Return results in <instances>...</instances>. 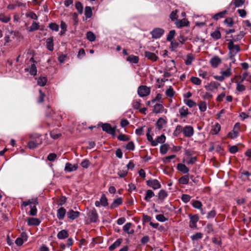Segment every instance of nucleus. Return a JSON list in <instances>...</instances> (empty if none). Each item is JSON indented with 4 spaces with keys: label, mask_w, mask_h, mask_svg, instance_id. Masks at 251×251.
Returning <instances> with one entry per match:
<instances>
[{
    "label": "nucleus",
    "mask_w": 251,
    "mask_h": 251,
    "mask_svg": "<svg viewBox=\"0 0 251 251\" xmlns=\"http://www.w3.org/2000/svg\"><path fill=\"white\" fill-rule=\"evenodd\" d=\"M47 81V79L45 77H39L37 80V84L41 86H44L46 85Z\"/></svg>",
    "instance_id": "obj_47"
},
{
    "label": "nucleus",
    "mask_w": 251,
    "mask_h": 251,
    "mask_svg": "<svg viewBox=\"0 0 251 251\" xmlns=\"http://www.w3.org/2000/svg\"><path fill=\"white\" fill-rule=\"evenodd\" d=\"M154 196V192L151 190H148L146 192V195L144 200L146 201H150V199Z\"/></svg>",
    "instance_id": "obj_30"
},
{
    "label": "nucleus",
    "mask_w": 251,
    "mask_h": 251,
    "mask_svg": "<svg viewBox=\"0 0 251 251\" xmlns=\"http://www.w3.org/2000/svg\"><path fill=\"white\" fill-rule=\"evenodd\" d=\"M183 134L184 137L190 138L194 134L193 127L191 126H186L183 128Z\"/></svg>",
    "instance_id": "obj_3"
},
{
    "label": "nucleus",
    "mask_w": 251,
    "mask_h": 251,
    "mask_svg": "<svg viewBox=\"0 0 251 251\" xmlns=\"http://www.w3.org/2000/svg\"><path fill=\"white\" fill-rule=\"evenodd\" d=\"M236 89L237 91L239 92H242L246 90L245 86L242 84H241V82H236Z\"/></svg>",
    "instance_id": "obj_43"
},
{
    "label": "nucleus",
    "mask_w": 251,
    "mask_h": 251,
    "mask_svg": "<svg viewBox=\"0 0 251 251\" xmlns=\"http://www.w3.org/2000/svg\"><path fill=\"white\" fill-rule=\"evenodd\" d=\"M156 219L157 220L161 222H163L168 220V219L166 218L163 214L157 215L156 216Z\"/></svg>",
    "instance_id": "obj_64"
},
{
    "label": "nucleus",
    "mask_w": 251,
    "mask_h": 251,
    "mask_svg": "<svg viewBox=\"0 0 251 251\" xmlns=\"http://www.w3.org/2000/svg\"><path fill=\"white\" fill-rule=\"evenodd\" d=\"M10 20V17L9 16H5L3 14H0V21L6 23H8Z\"/></svg>",
    "instance_id": "obj_49"
},
{
    "label": "nucleus",
    "mask_w": 251,
    "mask_h": 251,
    "mask_svg": "<svg viewBox=\"0 0 251 251\" xmlns=\"http://www.w3.org/2000/svg\"><path fill=\"white\" fill-rule=\"evenodd\" d=\"M210 35L215 40H217L221 37V32L218 29L211 32Z\"/></svg>",
    "instance_id": "obj_36"
},
{
    "label": "nucleus",
    "mask_w": 251,
    "mask_h": 251,
    "mask_svg": "<svg viewBox=\"0 0 251 251\" xmlns=\"http://www.w3.org/2000/svg\"><path fill=\"white\" fill-rule=\"evenodd\" d=\"M101 205L106 206L108 205L107 199L104 194H102L100 199Z\"/></svg>",
    "instance_id": "obj_46"
},
{
    "label": "nucleus",
    "mask_w": 251,
    "mask_h": 251,
    "mask_svg": "<svg viewBox=\"0 0 251 251\" xmlns=\"http://www.w3.org/2000/svg\"><path fill=\"white\" fill-rule=\"evenodd\" d=\"M39 28V25L36 22H33L31 25L29 27V31L32 32L35 30L38 29Z\"/></svg>",
    "instance_id": "obj_53"
},
{
    "label": "nucleus",
    "mask_w": 251,
    "mask_h": 251,
    "mask_svg": "<svg viewBox=\"0 0 251 251\" xmlns=\"http://www.w3.org/2000/svg\"><path fill=\"white\" fill-rule=\"evenodd\" d=\"M87 39L90 42H93L96 39L95 35L91 31H88L86 33Z\"/></svg>",
    "instance_id": "obj_42"
},
{
    "label": "nucleus",
    "mask_w": 251,
    "mask_h": 251,
    "mask_svg": "<svg viewBox=\"0 0 251 251\" xmlns=\"http://www.w3.org/2000/svg\"><path fill=\"white\" fill-rule=\"evenodd\" d=\"M238 134L239 132L237 130H233L227 134V137L231 139H233L238 136Z\"/></svg>",
    "instance_id": "obj_40"
},
{
    "label": "nucleus",
    "mask_w": 251,
    "mask_h": 251,
    "mask_svg": "<svg viewBox=\"0 0 251 251\" xmlns=\"http://www.w3.org/2000/svg\"><path fill=\"white\" fill-rule=\"evenodd\" d=\"M150 88L147 86L142 85L138 87V94L141 97L147 96L150 94Z\"/></svg>",
    "instance_id": "obj_2"
},
{
    "label": "nucleus",
    "mask_w": 251,
    "mask_h": 251,
    "mask_svg": "<svg viewBox=\"0 0 251 251\" xmlns=\"http://www.w3.org/2000/svg\"><path fill=\"white\" fill-rule=\"evenodd\" d=\"M41 144V141H37V139L35 141H30L28 143V146L30 149H34L37 147L39 144Z\"/></svg>",
    "instance_id": "obj_34"
},
{
    "label": "nucleus",
    "mask_w": 251,
    "mask_h": 251,
    "mask_svg": "<svg viewBox=\"0 0 251 251\" xmlns=\"http://www.w3.org/2000/svg\"><path fill=\"white\" fill-rule=\"evenodd\" d=\"M179 113L182 118H186L189 114L188 109L187 107L183 106L179 109Z\"/></svg>",
    "instance_id": "obj_22"
},
{
    "label": "nucleus",
    "mask_w": 251,
    "mask_h": 251,
    "mask_svg": "<svg viewBox=\"0 0 251 251\" xmlns=\"http://www.w3.org/2000/svg\"><path fill=\"white\" fill-rule=\"evenodd\" d=\"M69 236L68 231L66 230L63 229L60 231L57 235V237L59 239H64L67 238Z\"/></svg>",
    "instance_id": "obj_24"
},
{
    "label": "nucleus",
    "mask_w": 251,
    "mask_h": 251,
    "mask_svg": "<svg viewBox=\"0 0 251 251\" xmlns=\"http://www.w3.org/2000/svg\"><path fill=\"white\" fill-rule=\"evenodd\" d=\"M29 73L31 75H35L37 74V68L34 64L31 65L29 68Z\"/></svg>",
    "instance_id": "obj_54"
},
{
    "label": "nucleus",
    "mask_w": 251,
    "mask_h": 251,
    "mask_svg": "<svg viewBox=\"0 0 251 251\" xmlns=\"http://www.w3.org/2000/svg\"><path fill=\"white\" fill-rule=\"evenodd\" d=\"M117 138L119 140L122 141H127L129 140V138L127 136L122 133L119 135Z\"/></svg>",
    "instance_id": "obj_61"
},
{
    "label": "nucleus",
    "mask_w": 251,
    "mask_h": 251,
    "mask_svg": "<svg viewBox=\"0 0 251 251\" xmlns=\"http://www.w3.org/2000/svg\"><path fill=\"white\" fill-rule=\"evenodd\" d=\"M202 236H203V235L201 233L197 232L195 234L192 235L191 236V238L192 241H194L201 239L202 238Z\"/></svg>",
    "instance_id": "obj_45"
},
{
    "label": "nucleus",
    "mask_w": 251,
    "mask_h": 251,
    "mask_svg": "<svg viewBox=\"0 0 251 251\" xmlns=\"http://www.w3.org/2000/svg\"><path fill=\"white\" fill-rule=\"evenodd\" d=\"M67 215L70 219L74 220L79 216L80 213L78 211H75L72 209H70L67 212Z\"/></svg>",
    "instance_id": "obj_10"
},
{
    "label": "nucleus",
    "mask_w": 251,
    "mask_h": 251,
    "mask_svg": "<svg viewBox=\"0 0 251 251\" xmlns=\"http://www.w3.org/2000/svg\"><path fill=\"white\" fill-rule=\"evenodd\" d=\"M189 177L188 176H182L179 179V182L180 183L183 184H188L189 182Z\"/></svg>",
    "instance_id": "obj_51"
},
{
    "label": "nucleus",
    "mask_w": 251,
    "mask_h": 251,
    "mask_svg": "<svg viewBox=\"0 0 251 251\" xmlns=\"http://www.w3.org/2000/svg\"><path fill=\"white\" fill-rule=\"evenodd\" d=\"M147 184L154 190L159 189L161 187L160 182L157 179H150L147 181Z\"/></svg>",
    "instance_id": "obj_6"
},
{
    "label": "nucleus",
    "mask_w": 251,
    "mask_h": 251,
    "mask_svg": "<svg viewBox=\"0 0 251 251\" xmlns=\"http://www.w3.org/2000/svg\"><path fill=\"white\" fill-rule=\"evenodd\" d=\"M199 109L201 112H204L206 110V103L204 101H200L198 104Z\"/></svg>",
    "instance_id": "obj_50"
},
{
    "label": "nucleus",
    "mask_w": 251,
    "mask_h": 251,
    "mask_svg": "<svg viewBox=\"0 0 251 251\" xmlns=\"http://www.w3.org/2000/svg\"><path fill=\"white\" fill-rule=\"evenodd\" d=\"M164 33V30L161 28H155L151 32L152 37L155 39L160 38Z\"/></svg>",
    "instance_id": "obj_7"
},
{
    "label": "nucleus",
    "mask_w": 251,
    "mask_h": 251,
    "mask_svg": "<svg viewBox=\"0 0 251 251\" xmlns=\"http://www.w3.org/2000/svg\"><path fill=\"white\" fill-rule=\"evenodd\" d=\"M139 57L137 56H135V55H130L129 56H128L127 58H126V60L131 63H134V64H136L139 61Z\"/></svg>",
    "instance_id": "obj_29"
},
{
    "label": "nucleus",
    "mask_w": 251,
    "mask_h": 251,
    "mask_svg": "<svg viewBox=\"0 0 251 251\" xmlns=\"http://www.w3.org/2000/svg\"><path fill=\"white\" fill-rule=\"evenodd\" d=\"M84 14L87 18H90L92 15V11L90 6H86L84 10Z\"/></svg>",
    "instance_id": "obj_41"
},
{
    "label": "nucleus",
    "mask_w": 251,
    "mask_h": 251,
    "mask_svg": "<svg viewBox=\"0 0 251 251\" xmlns=\"http://www.w3.org/2000/svg\"><path fill=\"white\" fill-rule=\"evenodd\" d=\"M132 226V224L131 223H126L123 226V230L128 233V234H133L134 230L132 229H131V227Z\"/></svg>",
    "instance_id": "obj_20"
},
{
    "label": "nucleus",
    "mask_w": 251,
    "mask_h": 251,
    "mask_svg": "<svg viewBox=\"0 0 251 251\" xmlns=\"http://www.w3.org/2000/svg\"><path fill=\"white\" fill-rule=\"evenodd\" d=\"M75 6L78 13L81 14L83 13V6L82 4L80 2H76Z\"/></svg>",
    "instance_id": "obj_59"
},
{
    "label": "nucleus",
    "mask_w": 251,
    "mask_h": 251,
    "mask_svg": "<svg viewBox=\"0 0 251 251\" xmlns=\"http://www.w3.org/2000/svg\"><path fill=\"white\" fill-rule=\"evenodd\" d=\"M168 150V145L165 144L162 145L160 148V151L162 154H165Z\"/></svg>",
    "instance_id": "obj_48"
},
{
    "label": "nucleus",
    "mask_w": 251,
    "mask_h": 251,
    "mask_svg": "<svg viewBox=\"0 0 251 251\" xmlns=\"http://www.w3.org/2000/svg\"><path fill=\"white\" fill-rule=\"evenodd\" d=\"M192 205L193 207L198 209H201L202 204V203L197 200H193L192 201Z\"/></svg>",
    "instance_id": "obj_38"
},
{
    "label": "nucleus",
    "mask_w": 251,
    "mask_h": 251,
    "mask_svg": "<svg viewBox=\"0 0 251 251\" xmlns=\"http://www.w3.org/2000/svg\"><path fill=\"white\" fill-rule=\"evenodd\" d=\"M210 63L213 67L216 68L221 63V60L218 57H214L211 58Z\"/></svg>",
    "instance_id": "obj_21"
},
{
    "label": "nucleus",
    "mask_w": 251,
    "mask_h": 251,
    "mask_svg": "<svg viewBox=\"0 0 251 251\" xmlns=\"http://www.w3.org/2000/svg\"><path fill=\"white\" fill-rule=\"evenodd\" d=\"M177 168L179 171L184 174L187 173L189 171L188 167H187L185 165L180 163L177 165Z\"/></svg>",
    "instance_id": "obj_33"
},
{
    "label": "nucleus",
    "mask_w": 251,
    "mask_h": 251,
    "mask_svg": "<svg viewBox=\"0 0 251 251\" xmlns=\"http://www.w3.org/2000/svg\"><path fill=\"white\" fill-rule=\"evenodd\" d=\"M220 73L225 78L229 77L232 75L231 68L230 66L228 67L226 70L221 71Z\"/></svg>",
    "instance_id": "obj_27"
},
{
    "label": "nucleus",
    "mask_w": 251,
    "mask_h": 251,
    "mask_svg": "<svg viewBox=\"0 0 251 251\" xmlns=\"http://www.w3.org/2000/svg\"><path fill=\"white\" fill-rule=\"evenodd\" d=\"M122 241L123 239L122 238L117 239L114 243H113L111 246L109 247V250L110 251L114 250L121 245Z\"/></svg>",
    "instance_id": "obj_28"
},
{
    "label": "nucleus",
    "mask_w": 251,
    "mask_h": 251,
    "mask_svg": "<svg viewBox=\"0 0 251 251\" xmlns=\"http://www.w3.org/2000/svg\"><path fill=\"white\" fill-rule=\"evenodd\" d=\"M224 23L228 27H232L234 25L233 19L230 17L226 18L224 20Z\"/></svg>",
    "instance_id": "obj_44"
},
{
    "label": "nucleus",
    "mask_w": 251,
    "mask_h": 251,
    "mask_svg": "<svg viewBox=\"0 0 251 251\" xmlns=\"http://www.w3.org/2000/svg\"><path fill=\"white\" fill-rule=\"evenodd\" d=\"M177 12L178 10H176L175 11H172L170 15V17L171 19L172 20V21H175V22L176 21V20H177L176 16Z\"/></svg>",
    "instance_id": "obj_62"
},
{
    "label": "nucleus",
    "mask_w": 251,
    "mask_h": 251,
    "mask_svg": "<svg viewBox=\"0 0 251 251\" xmlns=\"http://www.w3.org/2000/svg\"><path fill=\"white\" fill-rule=\"evenodd\" d=\"M39 96L38 98L37 101L38 103H42L44 100V98L45 97V94L41 91V90H39Z\"/></svg>",
    "instance_id": "obj_55"
},
{
    "label": "nucleus",
    "mask_w": 251,
    "mask_h": 251,
    "mask_svg": "<svg viewBox=\"0 0 251 251\" xmlns=\"http://www.w3.org/2000/svg\"><path fill=\"white\" fill-rule=\"evenodd\" d=\"M53 42L52 37L49 38L46 41L47 48L50 51L53 50Z\"/></svg>",
    "instance_id": "obj_25"
},
{
    "label": "nucleus",
    "mask_w": 251,
    "mask_h": 251,
    "mask_svg": "<svg viewBox=\"0 0 251 251\" xmlns=\"http://www.w3.org/2000/svg\"><path fill=\"white\" fill-rule=\"evenodd\" d=\"M191 81L193 84L197 85H200L201 82L199 78L194 76L191 77Z\"/></svg>",
    "instance_id": "obj_58"
},
{
    "label": "nucleus",
    "mask_w": 251,
    "mask_h": 251,
    "mask_svg": "<svg viewBox=\"0 0 251 251\" xmlns=\"http://www.w3.org/2000/svg\"><path fill=\"white\" fill-rule=\"evenodd\" d=\"M221 129V126L219 124L216 123L213 126L210 131L212 134H217L220 131Z\"/></svg>",
    "instance_id": "obj_31"
},
{
    "label": "nucleus",
    "mask_w": 251,
    "mask_h": 251,
    "mask_svg": "<svg viewBox=\"0 0 251 251\" xmlns=\"http://www.w3.org/2000/svg\"><path fill=\"white\" fill-rule=\"evenodd\" d=\"M190 218V222H189V227L191 228L196 229L197 228V223L199 221V218L198 215H192L190 214L189 215Z\"/></svg>",
    "instance_id": "obj_4"
},
{
    "label": "nucleus",
    "mask_w": 251,
    "mask_h": 251,
    "mask_svg": "<svg viewBox=\"0 0 251 251\" xmlns=\"http://www.w3.org/2000/svg\"><path fill=\"white\" fill-rule=\"evenodd\" d=\"M145 56L153 62L157 61L158 59L155 53H152L148 51H145Z\"/></svg>",
    "instance_id": "obj_11"
},
{
    "label": "nucleus",
    "mask_w": 251,
    "mask_h": 251,
    "mask_svg": "<svg viewBox=\"0 0 251 251\" xmlns=\"http://www.w3.org/2000/svg\"><path fill=\"white\" fill-rule=\"evenodd\" d=\"M228 49L229 50L230 58H233L234 56L240 51V48L239 45H234L233 41L227 40Z\"/></svg>",
    "instance_id": "obj_1"
},
{
    "label": "nucleus",
    "mask_w": 251,
    "mask_h": 251,
    "mask_svg": "<svg viewBox=\"0 0 251 251\" xmlns=\"http://www.w3.org/2000/svg\"><path fill=\"white\" fill-rule=\"evenodd\" d=\"M216 215V212L215 209H213L212 210L209 211L206 216L207 219L214 218Z\"/></svg>",
    "instance_id": "obj_63"
},
{
    "label": "nucleus",
    "mask_w": 251,
    "mask_h": 251,
    "mask_svg": "<svg viewBox=\"0 0 251 251\" xmlns=\"http://www.w3.org/2000/svg\"><path fill=\"white\" fill-rule=\"evenodd\" d=\"M77 168L78 165L77 164L73 165L70 163L67 162L65 165L64 171L67 172H71L76 170Z\"/></svg>",
    "instance_id": "obj_9"
},
{
    "label": "nucleus",
    "mask_w": 251,
    "mask_h": 251,
    "mask_svg": "<svg viewBox=\"0 0 251 251\" xmlns=\"http://www.w3.org/2000/svg\"><path fill=\"white\" fill-rule=\"evenodd\" d=\"M244 35L245 33L243 31H240V33L237 35L235 36L234 38L232 35H231L230 37L233 39H230L229 40L233 41V43L240 41L244 36Z\"/></svg>",
    "instance_id": "obj_32"
},
{
    "label": "nucleus",
    "mask_w": 251,
    "mask_h": 251,
    "mask_svg": "<svg viewBox=\"0 0 251 251\" xmlns=\"http://www.w3.org/2000/svg\"><path fill=\"white\" fill-rule=\"evenodd\" d=\"M191 197L189 195L187 194H183L181 196V200L185 203L189 202L191 199Z\"/></svg>",
    "instance_id": "obj_60"
},
{
    "label": "nucleus",
    "mask_w": 251,
    "mask_h": 251,
    "mask_svg": "<svg viewBox=\"0 0 251 251\" xmlns=\"http://www.w3.org/2000/svg\"><path fill=\"white\" fill-rule=\"evenodd\" d=\"M40 221L35 218H29L27 219V224L30 226H36L40 224Z\"/></svg>",
    "instance_id": "obj_15"
},
{
    "label": "nucleus",
    "mask_w": 251,
    "mask_h": 251,
    "mask_svg": "<svg viewBox=\"0 0 251 251\" xmlns=\"http://www.w3.org/2000/svg\"><path fill=\"white\" fill-rule=\"evenodd\" d=\"M163 108L164 107L162 104L157 103L154 106L153 112L159 113L163 111Z\"/></svg>",
    "instance_id": "obj_39"
},
{
    "label": "nucleus",
    "mask_w": 251,
    "mask_h": 251,
    "mask_svg": "<svg viewBox=\"0 0 251 251\" xmlns=\"http://www.w3.org/2000/svg\"><path fill=\"white\" fill-rule=\"evenodd\" d=\"M183 127L182 126H181L180 125H177L176 127V129L175 130V131H174L173 132V135L174 136H178L181 132L183 133Z\"/></svg>",
    "instance_id": "obj_35"
},
{
    "label": "nucleus",
    "mask_w": 251,
    "mask_h": 251,
    "mask_svg": "<svg viewBox=\"0 0 251 251\" xmlns=\"http://www.w3.org/2000/svg\"><path fill=\"white\" fill-rule=\"evenodd\" d=\"M87 215L91 222L95 223L97 222L98 215L95 209L89 211Z\"/></svg>",
    "instance_id": "obj_8"
},
{
    "label": "nucleus",
    "mask_w": 251,
    "mask_h": 251,
    "mask_svg": "<svg viewBox=\"0 0 251 251\" xmlns=\"http://www.w3.org/2000/svg\"><path fill=\"white\" fill-rule=\"evenodd\" d=\"M170 63H171L170 65L171 66V67L170 68H167V71H165L164 73V76L165 77H169L172 75V74L170 73L169 71H170L171 70H176V68L175 66V61L174 60H170Z\"/></svg>",
    "instance_id": "obj_14"
},
{
    "label": "nucleus",
    "mask_w": 251,
    "mask_h": 251,
    "mask_svg": "<svg viewBox=\"0 0 251 251\" xmlns=\"http://www.w3.org/2000/svg\"><path fill=\"white\" fill-rule=\"evenodd\" d=\"M220 85V83L212 82L206 85L204 87L208 91H213L215 89H218Z\"/></svg>",
    "instance_id": "obj_13"
},
{
    "label": "nucleus",
    "mask_w": 251,
    "mask_h": 251,
    "mask_svg": "<svg viewBox=\"0 0 251 251\" xmlns=\"http://www.w3.org/2000/svg\"><path fill=\"white\" fill-rule=\"evenodd\" d=\"M227 11L225 10L223 11L218 12L214 15H213L212 18L215 21H218L220 19L223 18L224 16L227 14Z\"/></svg>",
    "instance_id": "obj_16"
},
{
    "label": "nucleus",
    "mask_w": 251,
    "mask_h": 251,
    "mask_svg": "<svg viewBox=\"0 0 251 251\" xmlns=\"http://www.w3.org/2000/svg\"><path fill=\"white\" fill-rule=\"evenodd\" d=\"M102 130L106 133L111 134L112 135H115V128L112 127L111 125L108 123L102 124L101 126Z\"/></svg>",
    "instance_id": "obj_5"
},
{
    "label": "nucleus",
    "mask_w": 251,
    "mask_h": 251,
    "mask_svg": "<svg viewBox=\"0 0 251 251\" xmlns=\"http://www.w3.org/2000/svg\"><path fill=\"white\" fill-rule=\"evenodd\" d=\"M166 140V137L164 134L161 135L160 136L157 137L154 142H152V146H156L158 143H164Z\"/></svg>",
    "instance_id": "obj_18"
},
{
    "label": "nucleus",
    "mask_w": 251,
    "mask_h": 251,
    "mask_svg": "<svg viewBox=\"0 0 251 251\" xmlns=\"http://www.w3.org/2000/svg\"><path fill=\"white\" fill-rule=\"evenodd\" d=\"M194 58L191 54H187L186 56V59L185 60V63L187 65L191 64Z\"/></svg>",
    "instance_id": "obj_56"
},
{
    "label": "nucleus",
    "mask_w": 251,
    "mask_h": 251,
    "mask_svg": "<svg viewBox=\"0 0 251 251\" xmlns=\"http://www.w3.org/2000/svg\"><path fill=\"white\" fill-rule=\"evenodd\" d=\"M123 202V200L122 198H118L113 201V202L110 205V208H114L118 206L119 205L121 204Z\"/></svg>",
    "instance_id": "obj_26"
},
{
    "label": "nucleus",
    "mask_w": 251,
    "mask_h": 251,
    "mask_svg": "<svg viewBox=\"0 0 251 251\" xmlns=\"http://www.w3.org/2000/svg\"><path fill=\"white\" fill-rule=\"evenodd\" d=\"M183 45L180 42L177 41H172L171 43V49L172 51H175L178 48L181 47Z\"/></svg>",
    "instance_id": "obj_19"
},
{
    "label": "nucleus",
    "mask_w": 251,
    "mask_h": 251,
    "mask_svg": "<svg viewBox=\"0 0 251 251\" xmlns=\"http://www.w3.org/2000/svg\"><path fill=\"white\" fill-rule=\"evenodd\" d=\"M176 34V31L175 30H172L170 31L169 32L167 37V40L168 41H172L173 39L174 38Z\"/></svg>",
    "instance_id": "obj_52"
},
{
    "label": "nucleus",
    "mask_w": 251,
    "mask_h": 251,
    "mask_svg": "<svg viewBox=\"0 0 251 251\" xmlns=\"http://www.w3.org/2000/svg\"><path fill=\"white\" fill-rule=\"evenodd\" d=\"M176 26L178 28H181L183 26H187L189 24L188 21L185 19H183L182 20H176L175 22Z\"/></svg>",
    "instance_id": "obj_12"
},
{
    "label": "nucleus",
    "mask_w": 251,
    "mask_h": 251,
    "mask_svg": "<svg viewBox=\"0 0 251 251\" xmlns=\"http://www.w3.org/2000/svg\"><path fill=\"white\" fill-rule=\"evenodd\" d=\"M166 123H167V122L164 119H163L162 118H160L156 122V127L159 130H160L161 128H163L164 126H165L166 125Z\"/></svg>",
    "instance_id": "obj_23"
},
{
    "label": "nucleus",
    "mask_w": 251,
    "mask_h": 251,
    "mask_svg": "<svg viewBox=\"0 0 251 251\" xmlns=\"http://www.w3.org/2000/svg\"><path fill=\"white\" fill-rule=\"evenodd\" d=\"M66 213V209L61 207L59 208L57 211V217L59 220H63Z\"/></svg>",
    "instance_id": "obj_17"
},
{
    "label": "nucleus",
    "mask_w": 251,
    "mask_h": 251,
    "mask_svg": "<svg viewBox=\"0 0 251 251\" xmlns=\"http://www.w3.org/2000/svg\"><path fill=\"white\" fill-rule=\"evenodd\" d=\"M175 94V92L173 90V88L170 86L169 89H168L166 91V95L170 98H172L174 96Z\"/></svg>",
    "instance_id": "obj_57"
},
{
    "label": "nucleus",
    "mask_w": 251,
    "mask_h": 251,
    "mask_svg": "<svg viewBox=\"0 0 251 251\" xmlns=\"http://www.w3.org/2000/svg\"><path fill=\"white\" fill-rule=\"evenodd\" d=\"M158 199L163 201L168 196L167 192L164 190H161L158 194Z\"/></svg>",
    "instance_id": "obj_37"
}]
</instances>
